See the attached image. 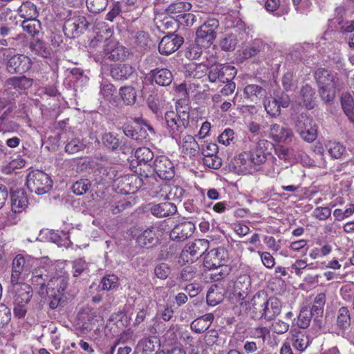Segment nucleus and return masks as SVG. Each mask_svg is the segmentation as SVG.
<instances>
[{
    "label": "nucleus",
    "instance_id": "obj_44",
    "mask_svg": "<svg viewBox=\"0 0 354 354\" xmlns=\"http://www.w3.org/2000/svg\"><path fill=\"white\" fill-rule=\"evenodd\" d=\"M153 156V151L148 147L138 148L135 152V157L140 164L150 162Z\"/></svg>",
    "mask_w": 354,
    "mask_h": 354
},
{
    "label": "nucleus",
    "instance_id": "obj_53",
    "mask_svg": "<svg viewBox=\"0 0 354 354\" xmlns=\"http://www.w3.org/2000/svg\"><path fill=\"white\" fill-rule=\"evenodd\" d=\"M85 147V144L81 140L73 138L66 144L65 151L68 153H75L83 151Z\"/></svg>",
    "mask_w": 354,
    "mask_h": 354
},
{
    "label": "nucleus",
    "instance_id": "obj_46",
    "mask_svg": "<svg viewBox=\"0 0 354 354\" xmlns=\"http://www.w3.org/2000/svg\"><path fill=\"white\" fill-rule=\"evenodd\" d=\"M18 13L21 17L25 19H30L35 17L36 8L30 2H25L19 8Z\"/></svg>",
    "mask_w": 354,
    "mask_h": 354
},
{
    "label": "nucleus",
    "instance_id": "obj_17",
    "mask_svg": "<svg viewBox=\"0 0 354 354\" xmlns=\"http://www.w3.org/2000/svg\"><path fill=\"white\" fill-rule=\"evenodd\" d=\"M9 292L13 295V301L29 303L32 296L31 286L26 283H10Z\"/></svg>",
    "mask_w": 354,
    "mask_h": 354
},
{
    "label": "nucleus",
    "instance_id": "obj_55",
    "mask_svg": "<svg viewBox=\"0 0 354 354\" xmlns=\"http://www.w3.org/2000/svg\"><path fill=\"white\" fill-rule=\"evenodd\" d=\"M312 316H314V315L308 310L304 309L301 310L297 322L298 326L302 329L308 328L310 325Z\"/></svg>",
    "mask_w": 354,
    "mask_h": 354
},
{
    "label": "nucleus",
    "instance_id": "obj_52",
    "mask_svg": "<svg viewBox=\"0 0 354 354\" xmlns=\"http://www.w3.org/2000/svg\"><path fill=\"white\" fill-rule=\"evenodd\" d=\"M88 263H87L84 259L80 258L75 260L73 262V276L74 277H77L80 276L83 272L87 271L88 270Z\"/></svg>",
    "mask_w": 354,
    "mask_h": 354
},
{
    "label": "nucleus",
    "instance_id": "obj_39",
    "mask_svg": "<svg viewBox=\"0 0 354 354\" xmlns=\"http://www.w3.org/2000/svg\"><path fill=\"white\" fill-rule=\"evenodd\" d=\"M326 304V294L321 292L317 294L311 306L310 312L317 317H321L324 313V307Z\"/></svg>",
    "mask_w": 354,
    "mask_h": 354
},
{
    "label": "nucleus",
    "instance_id": "obj_1",
    "mask_svg": "<svg viewBox=\"0 0 354 354\" xmlns=\"http://www.w3.org/2000/svg\"><path fill=\"white\" fill-rule=\"evenodd\" d=\"M315 79L319 86L320 96L325 102L333 101L336 91L340 90L343 85L336 73L324 68L316 71Z\"/></svg>",
    "mask_w": 354,
    "mask_h": 354
},
{
    "label": "nucleus",
    "instance_id": "obj_48",
    "mask_svg": "<svg viewBox=\"0 0 354 354\" xmlns=\"http://www.w3.org/2000/svg\"><path fill=\"white\" fill-rule=\"evenodd\" d=\"M264 107L268 114L272 116L279 115L281 111L280 104L277 102V98L270 97L264 102Z\"/></svg>",
    "mask_w": 354,
    "mask_h": 354
},
{
    "label": "nucleus",
    "instance_id": "obj_5",
    "mask_svg": "<svg viewBox=\"0 0 354 354\" xmlns=\"http://www.w3.org/2000/svg\"><path fill=\"white\" fill-rule=\"evenodd\" d=\"M37 259L30 256L19 254L12 263L10 283H23L30 275L32 269L36 266Z\"/></svg>",
    "mask_w": 354,
    "mask_h": 354
},
{
    "label": "nucleus",
    "instance_id": "obj_51",
    "mask_svg": "<svg viewBox=\"0 0 354 354\" xmlns=\"http://www.w3.org/2000/svg\"><path fill=\"white\" fill-rule=\"evenodd\" d=\"M86 6L93 13H99L103 11L108 5V0H86Z\"/></svg>",
    "mask_w": 354,
    "mask_h": 354
},
{
    "label": "nucleus",
    "instance_id": "obj_32",
    "mask_svg": "<svg viewBox=\"0 0 354 354\" xmlns=\"http://www.w3.org/2000/svg\"><path fill=\"white\" fill-rule=\"evenodd\" d=\"M147 102L149 108L156 115H159L162 113V110L165 106V100L163 95L158 93H152L147 97Z\"/></svg>",
    "mask_w": 354,
    "mask_h": 354
},
{
    "label": "nucleus",
    "instance_id": "obj_9",
    "mask_svg": "<svg viewBox=\"0 0 354 354\" xmlns=\"http://www.w3.org/2000/svg\"><path fill=\"white\" fill-rule=\"evenodd\" d=\"M209 241L206 239H196L188 243L180 253V259L187 263L197 261L209 248Z\"/></svg>",
    "mask_w": 354,
    "mask_h": 354
},
{
    "label": "nucleus",
    "instance_id": "obj_8",
    "mask_svg": "<svg viewBox=\"0 0 354 354\" xmlns=\"http://www.w3.org/2000/svg\"><path fill=\"white\" fill-rule=\"evenodd\" d=\"M53 181L49 176L40 170L32 171L27 178V186L31 192L38 195L48 192L52 187Z\"/></svg>",
    "mask_w": 354,
    "mask_h": 354
},
{
    "label": "nucleus",
    "instance_id": "obj_22",
    "mask_svg": "<svg viewBox=\"0 0 354 354\" xmlns=\"http://www.w3.org/2000/svg\"><path fill=\"white\" fill-rule=\"evenodd\" d=\"M104 54L107 59L112 61L124 59L129 55L125 47L114 41H110L104 48Z\"/></svg>",
    "mask_w": 354,
    "mask_h": 354
},
{
    "label": "nucleus",
    "instance_id": "obj_13",
    "mask_svg": "<svg viewBox=\"0 0 354 354\" xmlns=\"http://www.w3.org/2000/svg\"><path fill=\"white\" fill-rule=\"evenodd\" d=\"M229 260L227 251L223 248L211 250L205 257V266L207 268H215L225 266Z\"/></svg>",
    "mask_w": 354,
    "mask_h": 354
},
{
    "label": "nucleus",
    "instance_id": "obj_28",
    "mask_svg": "<svg viewBox=\"0 0 354 354\" xmlns=\"http://www.w3.org/2000/svg\"><path fill=\"white\" fill-rule=\"evenodd\" d=\"M152 81L162 86L170 85L173 80V75L167 68H156L151 71Z\"/></svg>",
    "mask_w": 354,
    "mask_h": 354
},
{
    "label": "nucleus",
    "instance_id": "obj_21",
    "mask_svg": "<svg viewBox=\"0 0 354 354\" xmlns=\"http://www.w3.org/2000/svg\"><path fill=\"white\" fill-rule=\"evenodd\" d=\"M293 133L291 129L278 124H272L270 127V138L278 142L290 143L293 140Z\"/></svg>",
    "mask_w": 354,
    "mask_h": 354
},
{
    "label": "nucleus",
    "instance_id": "obj_43",
    "mask_svg": "<svg viewBox=\"0 0 354 354\" xmlns=\"http://www.w3.org/2000/svg\"><path fill=\"white\" fill-rule=\"evenodd\" d=\"M8 84L15 88L24 90L32 86V80L25 76L14 77L8 80Z\"/></svg>",
    "mask_w": 354,
    "mask_h": 354
},
{
    "label": "nucleus",
    "instance_id": "obj_31",
    "mask_svg": "<svg viewBox=\"0 0 354 354\" xmlns=\"http://www.w3.org/2000/svg\"><path fill=\"white\" fill-rule=\"evenodd\" d=\"M135 72V68L130 64H122L115 66L111 71V76L117 80H127Z\"/></svg>",
    "mask_w": 354,
    "mask_h": 354
},
{
    "label": "nucleus",
    "instance_id": "obj_18",
    "mask_svg": "<svg viewBox=\"0 0 354 354\" xmlns=\"http://www.w3.org/2000/svg\"><path fill=\"white\" fill-rule=\"evenodd\" d=\"M88 26V23L86 17L79 15L68 19L64 25L63 30L66 34L74 37L86 30Z\"/></svg>",
    "mask_w": 354,
    "mask_h": 354
},
{
    "label": "nucleus",
    "instance_id": "obj_27",
    "mask_svg": "<svg viewBox=\"0 0 354 354\" xmlns=\"http://www.w3.org/2000/svg\"><path fill=\"white\" fill-rule=\"evenodd\" d=\"M150 211L153 216L162 218L174 215L177 212V207L173 203L164 202L152 205Z\"/></svg>",
    "mask_w": 354,
    "mask_h": 354
},
{
    "label": "nucleus",
    "instance_id": "obj_50",
    "mask_svg": "<svg viewBox=\"0 0 354 354\" xmlns=\"http://www.w3.org/2000/svg\"><path fill=\"white\" fill-rule=\"evenodd\" d=\"M102 289L104 290H114L118 286V277L115 274H108L101 280Z\"/></svg>",
    "mask_w": 354,
    "mask_h": 354
},
{
    "label": "nucleus",
    "instance_id": "obj_61",
    "mask_svg": "<svg viewBox=\"0 0 354 354\" xmlns=\"http://www.w3.org/2000/svg\"><path fill=\"white\" fill-rule=\"evenodd\" d=\"M170 267L167 263H160L154 269L156 276L160 279H165L170 274Z\"/></svg>",
    "mask_w": 354,
    "mask_h": 354
},
{
    "label": "nucleus",
    "instance_id": "obj_19",
    "mask_svg": "<svg viewBox=\"0 0 354 354\" xmlns=\"http://www.w3.org/2000/svg\"><path fill=\"white\" fill-rule=\"evenodd\" d=\"M153 193L156 194L154 196L159 197L162 199L179 200L184 194L183 188L177 186H170L169 185H163L153 188Z\"/></svg>",
    "mask_w": 354,
    "mask_h": 354
},
{
    "label": "nucleus",
    "instance_id": "obj_23",
    "mask_svg": "<svg viewBox=\"0 0 354 354\" xmlns=\"http://www.w3.org/2000/svg\"><path fill=\"white\" fill-rule=\"evenodd\" d=\"M158 229L155 226H151L144 230L136 239L139 246L150 248L158 243L157 232Z\"/></svg>",
    "mask_w": 354,
    "mask_h": 354
},
{
    "label": "nucleus",
    "instance_id": "obj_59",
    "mask_svg": "<svg viewBox=\"0 0 354 354\" xmlns=\"http://www.w3.org/2000/svg\"><path fill=\"white\" fill-rule=\"evenodd\" d=\"M191 329L196 333H203L206 331L209 327L205 322L203 319L197 318L194 319L190 324Z\"/></svg>",
    "mask_w": 354,
    "mask_h": 354
},
{
    "label": "nucleus",
    "instance_id": "obj_14",
    "mask_svg": "<svg viewBox=\"0 0 354 354\" xmlns=\"http://www.w3.org/2000/svg\"><path fill=\"white\" fill-rule=\"evenodd\" d=\"M30 59L22 54H17L8 59L7 70L10 73H24L31 68Z\"/></svg>",
    "mask_w": 354,
    "mask_h": 354
},
{
    "label": "nucleus",
    "instance_id": "obj_30",
    "mask_svg": "<svg viewBox=\"0 0 354 354\" xmlns=\"http://www.w3.org/2000/svg\"><path fill=\"white\" fill-rule=\"evenodd\" d=\"M290 341L293 347L300 352L305 351L309 344L308 337L304 331L301 330H292Z\"/></svg>",
    "mask_w": 354,
    "mask_h": 354
},
{
    "label": "nucleus",
    "instance_id": "obj_54",
    "mask_svg": "<svg viewBox=\"0 0 354 354\" xmlns=\"http://www.w3.org/2000/svg\"><path fill=\"white\" fill-rule=\"evenodd\" d=\"M91 183L88 179H81L75 182L72 186V190L76 195L85 194L91 187Z\"/></svg>",
    "mask_w": 354,
    "mask_h": 354
},
{
    "label": "nucleus",
    "instance_id": "obj_57",
    "mask_svg": "<svg viewBox=\"0 0 354 354\" xmlns=\"http://www.w3.org/2000/svg\"><path fill=\"white\" fill-rule=\"evenodd\" d=\"M203 162L205 166L214 169H218L222 165L221 159L216 154L203 158Z\"/></svg>",
    "mask_w": 354,
    "mask_h": 354
},
{
    "label": "nucleus",
    "instance_id": "obj_60",
    "mask_svg": "<svg viewBox=\"0 0 354 354\" xmlns=\"http://www.w3.org/2000/svg\"><path fill=\"white\" fill-rule=\"evenodd\" d=\"M270 328L274 333L282 335L288 330L289 324L281 319H278L271 324Z\"/></svg>",
    "mask_w": 354,
    "mask_h": 354
},
{
    "label": "nucleus",
    "instance_id": "obj_64",
    "mask_svg": "<svg viewBox=\"0 0 354 354\" xmlns=\"http://www.w3.org/2000/svg\"><path fill=\"white\" fill-rule=\"evenodd\" d=\"M11 319L10 308L3 304H0V328L7 324Z\"/></svg>",
    "mask_w": 354,
    "mask_h": 354
},
{
    "label": "nucleus",
    "instance_id": "obj_62",
    "mask_svg": "<svg viewBox=\"0 0 354 354\" xmlns=\"http://www.w3.org/2000/svg\"><path fill=\"white\" fill-rule=\"evenodd\" d=\"M115 92V88L110 83L104 82L101 84L100 94L107 100H110Z\"/></svg>",
    "mask_w": 354,
    "mask_h": 354
},
{
    "label": "nucleus",
    "instance_id": "obj_34",
    "mask_svg": "<svg viewBox=\"0 0 354 354\" xmlns=\"http://www.w3.org/2000/svg\"><path fill=\"white\" fill-rule=\"evenodd\" d=\"M207 73V67L204 64H190L186 67L185 77L188 79L198 80Z\"/></svg>",
    "mask_w": 354,
    "mask_h": 354
},
{
    "label": "nucleus",
    "instance_id": "obj_20",
    "mask_svg": "<svg viewBox=\"0 0 354 354\" xmlns=\"http://www.w3.org/2000/svg\"><path fill=\"white\" fill-rule=\"evenodd\" d=\"M183 43V38L174 34L165 36L158 45L160 54L169 55L178 50Z\"/></svg>",
    "mask_w": 354,
    "mask_h": 354
},
{
    "label": "nucleus",
    "instance_id": "obj_41",
    "mask_svg": "<svg viewBox=\"0 0 354 354\" xmlns=\"http://www.w3.org/2000/svg\"><path fill=\"white\" fill-rule=\"evenodd\" d=\"M157 28L162 32L165 30H169V32L174 31L178 26L177 20L174 18V16L165 17L162 19H160L156 22Z\"/></svg>",
    "mask_w": 354,
    "mask_h": 354
},
{
    "label": "nucleus",
    "instance_id": "obj_42",
    "mask_svg": "<svg viewBox=\"0 0 354 354\" xmlns=\"http://www.w3.org/2000/svg\"><path fill=\"white\" fill-rule=\"evenodd\" d=\"M21 26L24 31L27 32L32 36L37 35L41 28V24L35 17L30 19H24L21 24Z\"/></svg>",
    "mask_w": 354,
    "mask_h": 354
},
{
    "label": "nucleus",
    "instance_id": "obj_35",
    "mask_svg": "<svg viewBox=\"0 0 354 354\" xmlns=\"http://www.w3.org/2000/svg\"><path fill=\"white\" fill-rule=\"evenodd\" d=\"M224 299L223 290L217 285H213L209 289L206 299L208 305L215 306Z\"/></svg>",
    "mask_w": 354,
    "mask_h": 354
},
{
    "label": "nucleus",
    "instance_id": "obj_56",
    "mask_svg": "<svg viewBox=\"0 0 354 354\" xmlns=\"http://www.w3.org/2000/svg\"><path fill=\"white\" fill-rule=\"evenodd\" d=\"M328 151L334 158H339L345 151V148L339 142H330L328 146Z\"/></svg>",
    "mask_w": 354,
    "mask_h": 354
},
{
    "label": "nucleus",
    "instance_id": "obj_33",
    "mask_svg": "<svg viewBox=\"0 0 354 354\" xmlns=\"http://www.w3.org/2000/svg\"><path fill=\"white\" fill-rule=\"evenodd\" d=\"M244 93L247 98L257 104L266 96V91L259 85L249 84L245 87Z\"/></svg>",
    "mask_w": 354,
    "mask_h": 354
},
{
    "label": "nucleus",
    "instance_id": "obj_49",
    "mask_svg": "<svg viewBox=\"0 0 354 354\" xmlns=\"http://www.w3.org/2000/svg\"><path fill=\"white\" fill-rule=\"evenodd\" d=\"M210 271L209 277L213 281H218L229 274L230 268L227 266H221L215 268H208Z\"/></svg>",
    "mask_w": 354,
    "mask_h": 354
},
{
    "label": "nucleus",
    "instance_id": "obj_6",
    "mask_svg": "<svg viewBox=\"0 0 354 354\" xmlns=\"http://www.w3.org/2000/svg\"><path fill=\"white\" fill-rule=\"evenodd\" d=\"M54 270L53 265L48 259H44L39 262L37 260L36 266L31 270L30 282L32 286L38 288L39 294H44L48 281L50 278V272Z\"/></svg>",
    "mask_w": 354,
    "mask_h": 354
},
{
    "label": "nucleus",
    "instance_id": "obj_7",
    "mask_svg": "<svg viewBox=\"0 0 354 354\" xmlns=\"http://www.w3.org/2000/svg\"><path fill=\"white\" fill-rule=\"evenodd\" d=\"M219 26L218 21L215 18H209L197 30L196 43L202 48L209 47L216 37V30Z\"/></svg>",
    "mask_w": 354,
    "mask_h": 354
},
{
    "label": "nucleus",
    "instance_id": "obj_4",
    "mask_svg": "<svg viewBox=\"0 0 354 354\" xmlns=\"http://www.w3.org/2000/svg\"><path fill=\"white\" fill-rule=\"evenodd\" d=\"M269 145L268 141L259 140L250 151L242 152L236 157V164L248 170L252 169L256 165H260L266 160V149Z\"/></svg>",
    "mask_w": 354,
    "mask_h": 354
},
{
    "label": "nucleus",
    "instance_id": "obj_47",
    "mask_svg": "<svg viewBox=\"0 0 354 354\" xmlns=\"http://www.w3.org/2000/svg\"><path fill=\"white\" fill-rule=\"evenodd\" d=\"M237 44L236 36L234 34L226 35L220 41V46L222 50L232 51L234 50Z\"/></svg>",
    "mask_w": 354,
    "mask_h": 354
},
{
    "label": "nucleus",
    "instance_id": "obj_36",
    "mask_svg": "<svg viewBox=\"0 0 354 354\" xmlns=\"http://www.w3.org/2000/svg\"><path fill=\"white\" fill-rule=\"evenodd\" d=\"M30 48L32 53L41 57H48L51 53V50L47 44L39 39L30 42Z\"/></svg>",
    "mask_w": 354,
    "mask_h": 354
},
{
    "label": "nucleus",
    "instance_id": "obj_15",
    "mask_svg": "<svg viewBox=\"0 0 354 354\" xmlns=\"http://www.w3.org/2000/svg\"><path fill=\"white\" fill-rule=\"evenodd\" d=\"M68 285L67 278L58 275L50 277L46 286L44 292L48 297H62Z\"/></svg>",
    "mask_w": 354,
    "mask_h": 354
},
{
    "label": "nucleus",
    "instance_id": "obj_38",
    "mask_svg": "<svg viewBox=\"0 0 354 354\" xmlns=\"http://www.w3.org/2000/svg\"><path fill=\"white\" fill-rule=\"evenodd\" d=\"M341 103L346 115L354 122V101L351 95L349 93H344L341 97Z\"/></svg>",
    "mask_w": 354,
    "mask_h": 354
},
{
    "label": "nucleus",
    "instance_id": "obj_2",
    "mask_svg": "<svg viewBox=\"0 0 354 354\" xmlns=\"http://www.w3.org/2000/svg\"><path fill=\"white\" fill-rule=\"evenodd\" d=\"M248 306L259 310L260 318L268 322L274 320L281 312V301L277 297L267 299L260 292L256 293Z\"/></svg>",
    "mask_w": 354,
    "mask_h": 354
},
{
    "label": "nucleus",
    "instance_id": "obj_26",
    "mask_svg": "<svg viewBox=\"0 0 354 354\" xmlns=\"http://www.w3.org/2000/svg\"><path fill=\"white\" fill-rule=\"evenodd\" d=\"M11 209L14 213H21L26 210L28 201L26 193L22 189L12 192L10 195Z\"/></svg>",
    "mask_w": 354,
    "mask_h": 354
},
{
    "label": "nucleus",
    "instance_id": "obj_24",
    "mask_svg": "<svg viewBox=\"0 0 354 354\" xmlns=\"http://www.w3.org/2000/svg\"><path fill=\"white\" fill-rule=\"evenodd\" d=\"M181 153L189 158L199 153L200 147L192 136L187 135L178 143Z\"/></svg>",
    "mask_w": 354,
    "mask_h": 354
},
{
    "label": "nucleus",
    "instance_id": "obj_29",
    "mask_svg": "<svg viewBox=\"0 0 354 354\" xmlns=\"http://www.w3.org/2000/svg\"><path fill=\"white\" fill-rule=\"evenodd\" d=\"M192 4L187 1H178L169 4L165 9V12L169 16H174V18L183 17L184 14L190 10Z\"/></svg>",
    "mask_w": 354,
    "mask_h": 354
},
{
    "label": "nucleus",
    "instance_id": "obj_11",
    "mask_svg": "<svg viewBox=\"0 0 354 354\" xmlns=\"http://www.w3.org/2000/svg\"><path fill=\"white\" fill-rule=\"evenodd\" d=\"M236 74V71L234 66L214 64L209 68L208 79L212 83H225L232 80Z\"/></svg>",
    "mask_w": 354,
    "mask_h": 354
},
{
    "label": "nucleus",
    "instance_id": "obj_63",
    "mask_svg": "<svg viewBox=\"0 0 354 354\" xmlns=\"http://www.w3.org/2000/svg\"><path fill=\"white\" fill-rule=\"evenodd\" d=\"M314 217L319 220H326L331 215V209L328 207H318L313 212Z\"/></svg>",
    "mask_w": 354,
    "mask_h": 354
},
{
    "label": "nucleus",
    "instance_id": "obj_10",
    "mask_svg": "<svg viewBox=\"0 0 354 354\" xmlns=\"http://www.w3.org/2000/svg\"><path fill=\"white\" fill-rule=\"evenodd\" d=\"M296 131L301 137L308 142H313L317 135V130L313 120L306 114L301 113L295 122Z\"/></svg>",
    "mask_w": 354,
    "mask_h": 354
},
{
    "label": "nucleus",
    "instance_id": "obj_25",
    "mask_svg": "<svg viewBox=\"0 0 354 354\" xmlns=\"http://www.w3.org/2000/svg\"><path fill=\"white\" fill-rule=\"evenodd\" d=\"M251 281L250 277L248 275L243 274L240 275L236 282H235V288L236 290H241V292H239L238 295L239 296V304L243 308L248 309V305L249 304L248 300L246 299V297L248 295V290L250 286Z\"/></svg>",
    "mask_w": 354,
    "mask_h": 354
},
{
    "label": "nucleus",
    "instance_id": "obj_40",
    "mask_svg": "<svg viewBox=\"0 0 354 354\" xmlns=\"http://www.w3.org/2000/svg\"><path fill=\"white\" fill-rule=\"evenodd\" d=\"M301 95L304 105L308 109H311L315 106V92L311 86L306 85L301 90Z\"/></svg>",
    "mask_w": 354,
    "mask_h": 354
},
{
    "label": "nucleus",
    "instance_id": "obj_45",
    "mask_svg": "<svg viewBox=\"0 0 354 354\" xmlns=\"http://www.w3.org/2000/svg\"><path fill=\"white\" fill-rule=\"evenodd\" d=\"M121 97L126 104H134L136 100V92L131 86L122 87L120 90Z\"/></svg>",
    "mask_w": 354,
    "mask_h": 354
},
{
    "label": "nucleus",
    "instance_id": "obj_58",
    "mask_svg": "<svg viewBox=\"0 0 354 354\" xmlns=\"http://www.w3.org/2000/svg\"><path fill=\"white\" fill-rule=\"evenodd\" d=\"M102 142L106 147L113 150L118 148L120 145L119 139L110 133H105L103 136Z\"/></svg>",
    "mask_w": 354,
    "mask_h": 354
},
{
    "label": "nucleus",
    "instance_id": "obj_3",
    "mask_svg": "<svg viewBox=\"0 0 354 354\" xmlns=\"http://www.w3.org/2000/svg\"><path fill=\"white\" fill-rule=\"evenodd\" d=\"M166 127L170 136L177 139L187 128L189 123V109L188 106H176V111H170L165 114Z\"/></svg>",
    "mask_w": 354,
    "mask_h": 354
},
{
    "label": "nucleus",
    "instance_id": "obj_16",
    "mask_svg": "<svg viewBox=\"0 0 354 354\" xmlns=\"http://www.w3.org/2000/svg\"><path fill=\"white\" fill-rule=\"evenodd\" d=\"M196 229L191 221H184L176 225L169 234L170 239L176 242H183L192 236Z\"/></svg>",
    "mask_w": 354,
    "mask_h": 354
},
{
    "label": "nucleus",
    "instance_id": "obj_12",
    "mask_svg": "<svg viewBox=\"0 0 354 354\" xmlns=\"http://www.w3.org/2000/svg\"><path fill=\"white\" fill-rule=\"evenodd\" d=\"M153 169L160 178L166 180H171L175 174L174 164L165 156L156 158L153 162Z\"/></svg>",
    "mask_w": 354,
    "mask_h": 354
},
{
    "label": "nucleus",
    "instance_id": "obj_37",
    "mask_svg": "<svg viewBox=\"0 0 354 354\" xmlns=\"http://www.w3.org/2000/svg\"><path fill=\"white\" fill-rule=\"evenodd\" d=\"M337 326L343 333L351 326V317L348 309L346 307H341L337 315Z\"/></svg>",
    "mask_w": 354,
    "mask_h": 354
}]
</instances>
